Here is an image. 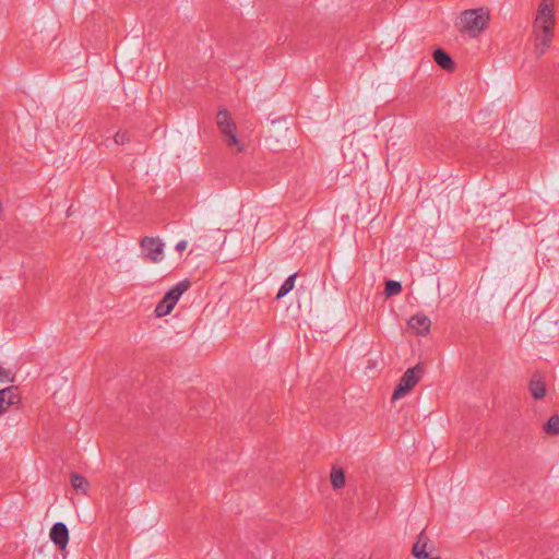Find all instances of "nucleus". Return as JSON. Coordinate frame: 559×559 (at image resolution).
I'll return each instance as SVG.
<instances>
[{
  "label": "nucleus",
  "instance_id": "1",
  "mask_svg": "<svg viewBox=\"0 0 559 559\" xmlns=\"http://www.w3.org/2000/svg\"><path fill=\"white\" fill-rule=\"evenodd\" d=\"M555 10L552 0H542L533 23V35L538 56L546 52L554 37Z\"/></svg>",
  "mask_w": 559,
  "mask_h": 559
},
{
  "label": "nucleus",
  "instance_id": "2",
  "mask_svg": "<svg viewBox=\"0 0 559 559\" xmlns=\"http://www.w3.org/2000/svg\"><path fill=\"white\" fill-rule=\"evenodd\" d=\"M488 21L489 14L484 8L465 10L460 16L459 29L476 37L486 28Z\"/></svg>",
  "mask_w": 559,
  "mask_h": 559
},
{
  "label": "nucleus",
  "instance_id": "3",
  "mask_svg": "<svg viewBox=\"0 0 559 559\" xmlns=\"http://www.w3.org/2000/svg\"><path fill=\"white\" fill-rule=\"evenodd\" d=\"M216 123L224 136L226 145L235 150L234 152L237 154L245 152L246 146L237 138V127L226 109L218 110L216 115Z\"/></svg>",
  "mask_w": 559,
  "mask_h": 559
},
{
  "label": "nucleus",
  "instance_id": "4",
  "mask_svg": "<svg viewBox=\"0 0 559 559\" xmlns=\"http://www.w3.org/2000/svg\"><path fill=\"white\" fill-rule=\"evenodd\" d=\"M190 282L183 280L177 283L170 290H168L162 300L156 305L155 314L156 317H165L171 312L181 295L188 290Z\"/></svg>",
  "mask_w": 559,
  "mask_h": 559
},
{
  "label": "nucleus",
  "instance_id": "5",
  "mask_svg": "<svg viewBox=\"0 0 559 559\" xmlns=\"http://www.w3.org/2000/svg\"><path fill=\"white\" fill-rule=\"evenodd\" d=\"M423 373L424 369L420 365H416L407 369L400 379V382L393 392L392 400L395 401L402 399L409 393L411 390L419 382Z\"/></svg>",
  "mask_w": 559,
  "mask_h": 559
},
{
  "label": "nucleus",
  "instance_id": "6",
  "mask_svg": "<svg viewBox=\"0 0 559 559\" xmlns=\"http://www.w3.org/2000/svg\"><path fill=\"white\" fill-rule=\"evenodd\" d=\"M140 248L145 261L159 263L164 260L165 243L159 237H143L140 240Z\"/></svg>",
  "mask_w": 559,
  "mask_h": 559
},
{
  "label": "nucleus",
  "instance_id": "7",
  "mask_svg": "<svg viewBox=\"0 0 559 559\" xmlns=\"http://www.w3.org/2000/svg\"><path fill=\"white\" fill-rule=\"evenodd\" d=\"M21 401L17 386L11 385L0 390V415L8 412L13 405H17Z\"/></svg>",
  "mask_w": 559,
  "mask_h": 559
},
{
  "label": "nucleus",
  "instance_id": "8",
  "mask_svg": "<svg viewBox=\"0 0 559 559\" xmlns=\"http://www.w3.org/2000/svg\"><path fill=\"white\" fill-rule=\"evenodd\" d=\"M51 542L60 549L63 550L69 543V531L64 523L57 522L52 525L49 533Z\"/></svg>",
  "mask_w": 559,
  "mask_h": 559
},
{
  "label": "nucleus",
  "instance_id": "9",
  "mask_svg": "<svg viewBox=\"0 0 559 559\" xmlns=\"http://www.w3.org/2000/svg\"><path fill=\"white\" fill-rule=\"evenodd\" d=\"M429 549H431L429 539L423 531L418 535L417 542L414 544L412 552L417 559H440L439 557H431Z\"/></svg>",
  "mask_w": 559,
  "mask_h": 559
},
{
  "label": "nucleus",
  "instance_id": "10",
  "mask_svg": "<svg viewBox=\"0 0 559 559\" xmlns=\"http://www.w3.org/2000/svg\"><path fill=\"white\" fill-rule=\"evenodd\" d=\"M408 326L414 330L416 334L425 336L430 331L431 321L427 316L417 313L408 320Z\"/></svg>",
  "mask_w": 559,
  "mask_h": 559
},
{
  "label": "nucleus",
  "instance_id": "11",
  "mask_svg": "<svg viewBox=\"0 0 559 559\" xmlns=\"http://www.w3.org/2000/svg\"><path fill=\"white\" fill-rule=\"evenodd\" d=\"M528 390L535 400H540L546 395V385L540 374H533L528 384Z\"/></svg>",
  "mask_w": 559,
  "mask_h": 559
},
{
  "label": "nucleus",
  "instance_id": "12",
  "mask_svg": "<svg viewBox=\"0 0 559 559\" xmlns=\"http://www.w3.org/2000/svg\"><path fill=\"white\" fill-rule=\"evenodd\" d=\"M433 59L435 62L443 70L453 71L455 68L451 56L441 48H438L433 51Z\"/></svg>",
  "mask_w": 559,
  "mask_h": 559
},
{
  "label": "nucleus",
  "instance_id": "13",
  "mask_svg": "<svg viewBox=\"0 0 559 559\" xmlns=\"http://www.w3.org/2000/svg\"><path fill=\"white\" fill-rule=\"evenodd\" d=\"M70 481H71V485L73 487V489L76 491V492H80V493H83V495H86L87 493V490L90 488V484L87 481V479L80 475V474H71V477H70Z\"/></svg>",
  "mask_w": 559,
  "mask_h": 559
},
{
  "label": "nucleus",
  "instance_id": "14",
  "mask_svg": "<svg viewBox=\"0 0 559 559\" xmlns=\"http://www.w3.org/2000/svg\"><path fill=\"white\" fill-rule=\"evenodd\" d=\"M297 277V273L289 275L285 282L282 284L278 293L276 295V299H281L286 296L289 292H292L295 287V280Z\"/></svg>",
  "mask_w": 559,
  "mask_h": 559
},
{
  "label": "nucleus",
  "instance_id": "15",
  "mask_svg": "<svg viewBox=\"0 0 559 559\" xmlns=\"http://www.w3.org/2000/svg\"><path fill=\"white\" fill-rule=\"evenodd\" d=\"M544 431L551 436L559 433V415L555 414L547 420L544 425Z\"/></svg>",
  "mask_w": 559,
  "mask_h": 559
},
{
  "label": "nucleus",
  "instance_id": "16",
  "mask_svg": "<svg viewBox=\"0 0 559 559\" xmlns=\"http://www.w3.org/2000/svg\"><path fill=\"white\" fill-rule=\"evenodd\" d=\"M331 484L334 488H341L345 484V475L342 469L333 468L331 473Z\"/></svg>",
  "mask_w": 559,
  "mask_h": 559
},
{
  "label": "nucleus",
  "instance_id": "17",
  "mask_svg": "<svg viewBox=\"0 0 559 559\" xmlns=\"http://www.w3.org/2000/svg\"><path fill=\"white\" fill-rule=\"evenodd\" d=\"M402 292V285L396 281H386L384 293L388 297L399 295Z\"/></svg>",
  "mask_w": 559,
  "mask_h": 559
},
{
  "label": "nucleus",
  "instance_id": "18",
  "mask_svg": "<svg viewBox=\"0 0 559 559\" xmlns=\"http://www.w3.org/2000/svg\"><path fill=\"white\" fill-rule=\"evenodd\" d=\"M115 143L118 144V145H123L124 143L129 142L130 138H129V134L127 131H122V130H119L116 134H115Z\"/></svg>",
  "mask_w": 559,
  "mask_h": 559
},
{
  "label": "nucleus",
  "instance_id": "19",
  "mask_svg": "<svg viewBox=\"0 0 559 559\" xmlns=\"http://www.w3.org/2000/svg\"><path fill=\"white\" fill-rule=\"evenodd\" d=\"M12 382L14 381V374L11 372V370L5 369L0 366V382Z\"/></svg>",
  "mask_w": 559,
  "mask_h": 559
},
{
  "label": "nucleus",
  "instance_id": "20",
  "mask_svg": "<svg viewBox=\"0 0 559 559\" xmlns=\"http://www.w3.org/2000/svg\"><path fill=\"white\" fill-rule=\"evenodd\" d=\"M188 246V242L186 240H180L177 245H176V250L178 251H181V250H185Z\"/></svg>",
  "mask_w": 559,
  "mask_h": 559
}]
</instances>
